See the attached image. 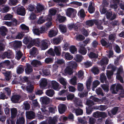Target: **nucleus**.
<instances>
[{
    "mask_svg": "<svg viewBox=\"0 0 124 124\" xmlns=\"http://www.w3.org/2000/svg\"><path fill=\"white\" fill-rule=\"evenodd\" d=\"M33 33L37 35H39L40 34L39 29L38 28H34L33 30Z\"/></svg>",
    "mask_w": 124,
    "mask_h": 124,
    "instance_id": "nucleus-57",
    "label": "nucleus"
},
{
    "mask_svg": "<svg viewBox=\"0 0 124 124\" xmlns=\"http://www.w3.org/2000/svg\"><path fill=\"white\" fill-rule=\"evenodd\" d=\"M61 52V49L60 46H55L54 51L52 49L50 48L48 52V54L53 56L55 55V54L59 56Z\"/></svg>",
    "mask_w": 124,
    "mask_h": 124,
    "instance_id": "nucleus-1",
    "label": "nucleus"
},
{
    "mask_svg": "<svg viewBox=\"0 0 124 124\" xmlns=\"http://www.w3.org/2000/svg\"><path fill=\"white\" fill-rule=\"evenodd\" d=\"M60 40L61 39L59 38H54L53 39V42L54 44H57L60 43Z\"/></svg>",
    "mask_w": 124,
    "mask_h": 124,
    "instance_id": "nucleus-59",
    "label": "nucleus"
},
{
    "mask_svg": "<svg viewBox=\"0 0 124 124\" xmlns=\"http://www.w3.org/2000/svg\"><path fill=\"white\" fill-rule=\"evenodd\" d=\"M112 15V13L111 12H108L106 14L107 18L108 19L110 18L111 20H113L116 18V15L114 14L111 17Z\"/></svg>",
    "mask_w": 124,
    "mask_h": 124,
    "instance_id": "nucleus-24",
    "label": "nucleus"
},
{
    "mask_svg": "<svg viewBox=\"0 0 124 124\" xmlns=\"http://www.w3.org/2000/svg\"><path fill=\"white\" fill-rule=\"evenodd\" d=\"M82 57L79 55L77 54L74 58L75 60L77 62H80L83 59Z\"/></svg>",
    "mask_w": 124,
    "mask_h": 124,
    "instance_id": "nucleus-39",
    "label": "nucleus"
},
{
    "mask_svg": "<svg viewBox=\"0 0 124 124\" xmlns=\"http://www.w3.org/2000/svg\"><path fill=\"white\" fill-rule=\"evenodd\" d=\"M116 85L115 84L111 86V90L112 93L114 94L117 93V92L119 89L122 90L123 89L122 86L119 84H117L115 88Z\"/></svg>",
    "mask_w": 124,
    "mask_h": 124,
    "instance_id": "nucleus-2",
    "label": "nucleus"
},
{
    "mask_svg": "<svg viewBox=\"0 0 124 124\" xmlns=\"http://www.w3.org/2000/svg\"><path fill=\"white\" fill-rule=\"evenodd\" d=\"M97 21V20H88L86 22V25L87 26V27L92 26L93 25L94 23L96 24Z\"/></svg>",
    "mask_w": 124,
    "mask_h": 124,
    "instance_id": "nucleus-18",
    "label": "nucleus"
},
{
    "mask_svg": "<svg viewBox=\"0 0 124 124\" xmlns=\"http://www.w3.org/2000/svg\"><path fill=\"white\" fill-rule=\"evenodd\" d=\"M49 12L51 15H54L56 14L57 10L55 9L52 8L49 10Z\"/></svg>",
    "mask_w": 124,
    "mask_h": 124,
    "instance_id": "nucleus-64",
    "label": "nucleus"
},
{
    "mask_svg": "<svg viewBox=\"0 0 124 124\" xmlns=\"http://www.w3.org/2000/svg\"><path fill=\"white\" fill-rule=\"evenodd\" d=\"M17 13L18 15L24 16L25 14V9L23 7H19L18 8Z\"/></svg>",
    "mask_w": 124,
    "mask_h": 124,
    "instance_id": "nucleus-5",
    "label": "nucleus"
},
{
    "mask_svg": "<svg viewBox=\"0 0 124 124\" xmlns=\"http://www.w3.org/2000/svg\"><path fill=\"white\" fill-rule=\"evenodd\" d=\"M67 65L71 68H75L77 66L76 63L74 61H71L67 63Z\"/></svg>",
    "mask_w": 124,
    "mask_h": 124,
    "instance_id": "nucleus-22",
    "label": "nucleus"
},
{
    "mask_svg": "<svg viewBox=\"0 0 124 124\" xmlns=\"http://www.w3.org/2000/svg\"><path fill=\"white\" fill-rule=\"evenodd\" d=\"M114 3V4H111L110 5V7L112 8H114L116 11V10L117 8V6L116 4L119 3V0H111Z\"/></svg>",
    "mask_w": 124,
    "mask_h": 124,
    "instance_id": "nucleus-26",
    "label": "nucleus"
},
{
    "mask_svg": "<svg viewBox=\"0 0 124 124\" xmlns=\"http://www.w3.org/2000/svg\"><path fill=\"white\" fill-rule=\"evenodd\" d=\"M108 59L106 57H105L102 59L100 62L99 64L101 65H106L108 63Z\"/></svg>",
    "mask_w": 124,
    "mask_h": 124,
    "instance_id": "nucleus-25",
    "label": "nucleus"
},
{
    "mask_svg": "<svg viewBox=\"0 0 124 124\" xmlns=\"http://www.w3.org/2000/svg\"><path fill=\"white\" fill-rule=\"evenodd\" d=\"M91 82V77L89 78L86 81V86L87 89H90Z\"/></svg>",
    "mask_w": 124,
    "mask_h": 124,
    "instance_id": "nucleus-41",
    "label": "nucleus"
},
{
    "mask_svg": "<svg viewBox=\"0 0 124 124\" xmlns=\"http://www.w3.org/2000/svg\"><path fill=\"white\" fill-rule=\"evenodd\" d=\"M32 39L31 38H25L23 40V42L25 44L30 43L29 44H30V46H31L32 43Z\"/></svg>",
    "mask_w": 124,
    "mask_h": 124,
    "instance_id": "nucleus-33",
    "label": "nucleus"
},
{
    "mask_svg": "<svg viewBox=\"0 0 124 124\" xmlns=\"http://www.w3.org/2000/svg\"><path fill=\"white\" fill-rule=\"evenodd\" d=\"M122 69L121 68L117 70L116 76V78L119 80L122 83H123V78L119 75L120 72L122 71Z\"/></svg>",
    "mask_w": 124,
    "mask_h": 124,
    "instance_id": "nucleus-16",
    "label": "nucleus"
},
{
    "mask_svg": "<svg viewBox=\"0 0 124 124\" xmlns=\"http://www.w3.org/2000/svg\"><path fill=\"white\" fill-rule=\"evenodd\" d=\"M21 98L19 95H16L13 96L11 98V100L13 103H17Z\"/></svg>",
    "mask_w": 124,
    "mask_h": 124,
    "instance_id": "nucleus-10",
    "label": "nucleus"
},
{
    "mask_svg": "<svg viewBox=\"0 0 124 124\" xmlns=\"http://www.w3.org/2000/svg\"><path fill=\"white\" fill-rule=\"evenodd\" d=\"M102 23V21L101 20H97L96 22V24L97 25V28L99 29L102 30L103 27L101 24Z\"/></svg>",
    "mask_w": 124,
    "mask_h": 124,
    "instance_id": "nucleus-32",
    "label": "nucleus"
},
{
    "mask_svg": "<svg viewBox=\"0 0 124 124\" xmlns=\"http://www.w3.org/2000/svg\"><path fill=\"white\" fill-rule=\"evenodd\" d=\"M113 71H107V75L109 79H110L111 78V76L113 74Z\"/></svg>",
    "mask_w": 124,
    "mask_h": 124,
    "instance_id": "nucleus-55",
    "label": "nucleus"
},
{
    "mask_svg": "<svg viewBox=\"0 0 124 124\" xmlns=\"http://www.w3.org/2000/svg\"><path fill=\"white\" fill-rule=\"evenodd\" d=\"M89 57L91 58H96L97 57V55L95 53L92 52H90L89 54Z\"/></svg>",
    "mask_w": 124,
    "mask_h": 124,
    "instance_id": "nucleus-56",
    "label": "nucleus"
},
{
    "mask_svg": "<svg viewBox=\"0 0 124 124\" xmlns=\"http://www.w3.org/2000/svg\"><path fill=\"white\" fill-rule=\"evenodd\" d=\"M92 72L94 74H97L99 73V70L97 67H93L91 70Z\"/></svg>",
    "mask_w": 124,
    "mask_h": 124,
    "instance_id": "nucleus-61",
    "label": "nucleus"
},
{
    "mask_svg": "<svg viewBox=\"0 0 124 124\" xmlns=\"http://www.w3.org/2000/svg\"><path fill=\"white\" fill-rule=\"evenodd\" d=\"M49 41L46 39L43 40L41 42V44L40 47L42 50H45L48 47V43Z\"/></svg>",
    "mask_w": 124,
    "mask_h": 124,
    "instance_id": "nucleus-4",
    "label": "nucleus"
},
{
    "mask_svg": "<svg viewBox=\"0 0 124 124\" xmlns=\"http://www.w3.org/2000/svg\"><path fill=\"white\" fill-rule=\"evenodd\" d=\"M78 78L81 79H82L84 77V73L83 72L80 70L78 72Z\"/></svg>",
    "mask_w": 124,
    "mask_h": 124,
    "instance_id": "nucleus-43",
    "label": "nucleus"
},
{
    "mask_svg": "<svg viewBox=\"0 0 124 124\" xmlns=\"http://www.w3.org/2000/svg\"><path fill=\"white\" fill-rule=\"evenodd\" d=\"M101 86L105 91L107 92L108 91V85L103 84Z\"/></svg>",
    "mask_w": 124,
    "mask_h": 124,
    "instance_id": "nucleus-62",
    "label": "nucleus"
},
{
    "mask_svg": "<svg viewBox=\"0 0 124 124\" xmlns=\"http://www.w3.org/2000/svg\"><path fill=\"white\" fill-rule=\"evenodd\" d=\"M30 54L31 55L29 56L30 57H31L32 55L35 57L38 54V51L37 49L36 48L33 47L31 50Z\"/></svg>",
    "mask_w": 124,
    "mask_h": 124,
    "instance_id": "nucleus-11",
    "label": "nucleus"
},
{
    "mask_svg": "<svg viewBox=\"0 0 124 124\" xmlns=\"http://www.w3.org/2000/svg\"><path fill=\"white\" fill-rule=\"evenodd\" d=\"M54 1L58 3V5L61 6L62 7L63 5L61 2H66L67 1V0H53Z\"/></svg>",
    "mask_w": 124,
    "mask_h": 124,
    "instance_id": "nucleus-42",
    "label": "nucleus"
},
{
    "mask_svg": "<svg viewBox=\"0 0 124 124\" xmlns=\"http://www.w3.org/2000/svg\"><path fill=\"white\" fill-rule=\"evenodd\" d=\"M95 10V8L92 6L91 3L89 5L88 7V11L90 13H92L94 12Z\"/></svg>",
    "mask_w": 124,
    "mask_h": 124,
    "instance_id": "nucleus-44",
    "label": "nucleus"
},
{
    "mask_svg": "<svg viewBox=\"0 0 124 124\" xmlns=\"http://www.w3.org/2000/svg\"><path fill=\"white\" fill-rule=\"evenodd\" d=\"M78 88L79 91H82L84 89L83 84L80 83H78Z\"/></svg>",
    "mask_w": 124,
    "mask_h": 124,
    "instance_id": "nucleus-63",
    "label": "nucleus"
},
{
    "mask_svg": "<svg viewBox=\"0 0 124 124\" xmlns=\"http://www.w3.org/2000/svg\"><path fill=\"white\" fill-rule=\"evenodd\" d=\"M102 6H101L100 9V11L102 14H105L107 11L106 9L105 8L108 6V4L107 2L103 3L102 4Z\"/></svg>",
    "mask_w": 124,
    "mask_h": 124,
    "instance_id": "nucleus-7",
    "label": "nucleus"
},
{
    "mask_svg": "<svg viewBox=\"0 0 124 124\" xmlns=\"http://www.w3.org/2000/svg\"><path fill=\"white\" fill-rule=\"evenodd\" d=\"M57 34V31L51 30L48 33V36L50 38L56 36Z\"/></svg>",
    "mask_w": 124,
    "mask_h": 124,
    "instance_id": "nucleus-21",
    "label": "nucleus"
},
{
    "mask_svg": "<svg viewBox=\"0 0 124 124\" xmlns=\"http://www.w3.org/2000/svg\"><path fill=\"white\" fill-rule=\"evenodd\" d=\"M0 29L1 35L2 36H4L6 35V32L7 31L6 28L5 26H2L1 27Z\"/></svg>",
    "mask_w": 124,
    "mask_h": 124,
    "instance_id": "nucleus-35",
    "label": "nucleus"
},
{
    "mask_svg": "<svg viewBox=\"0 0 124 124\" xmlns=\"http://www.w3.org/2000/svg\"><path fill=\"white\" fill-rule=\"evenodd\" d=\"M36 9L37 13L39 12L42 11L44 9V7L42 5L39 3L37 5Z\"/></svg>",
    "mask_w": 124,
    "mask_h": 124,
    "instance_id": "nucleus-15",
    "label": "nucleus"
},
{
    "mask_svg": "<svg viewBox=\"0 0 124 124\" xmlns=\"http://www.w3.org/2000/svg\"><path fill=\"white\" fill-rule=\"evenodd\" d=\"M65 58L66 59L70 60L73 58V56L69 53H67L65 54Z\"/></svg>",
    "mask_w": 124,
    "mask_h": 124,
    "instance_id": "nucleus-47",
    "label": "nucleus"
},
{
    "mask_svg": "<svg viewBox=\"0 0 124 124\" xmlns=\"http://www.w3.org/2000/svg\"><path fill=\"white\" fill-rule=\"evenodd\" d=\"M57 117L54 116L53 118H49L48 119L49 124H55L57 121Z\"/></svg>",
    "mask_w": 124,
    "mask_h": 124,
    "instance_id": "nucleus-20",
    "label": "nucleus"
},
{
    "mask_svg": "<svg viewBox=\"0 0 124 124\" xmlns=\"http://www.w3.org/2000/svg\"><path fill=\"white\" fill-rule=\"evenodd\" d=\"M73 112L75 113L77 115H81L83 113V111L81 109L78 108L76 109H74L73 111Z\"/></svg>",
    "mask_w": 124,
    "mask_h": 124,
    "instance_id": "nucleus-37",
    "label": "nucleus"
},
{
    "mask_svg": "<svg viewBox=\"0 0 124 124\" xmlns=\"http://www.w3.org/2000/svg\"><path fill=\"white\" fill-rule=\"evenodd\" d=\"M22 45V42L21 41H15L14 44V46L16 48L19 47Z\"/></svg>",
    "mask_w": 124,
    "mask_h": 124,
    "instance_id": "nucleus-60",
    "label": "nucleus"
},
{
    "mask_svg": "<svg viewBox=\"0 0 124 124\" xmlns=\"http://www.w3.org/2000/svg\"><path fill=\"white\" fill-rule=\"evenodd\" d=\"M64 73L69 75L71 74L73 72L72 68L67 65L64 70Z\"/></svg>",
    "mask_w": 124,
    "mask_h": 124,
    "instance_id": "nucleus-27",
    "label": "nucleus"
},
{
    "mask_svg": "<svg viewBox=\"0 0 124 124\" xmlns=\"http://www.w3.org/2000/svg\"><path fill=\"white\" fill-rule=\"evenodd\" d=\"M11 118H15L17 114V109L14 108H11Z\"/></svg>",
    "mask_w": 124,
    "mask_h": 124,
    "instance_id": "nucleus-13",
    "label": "nucleus"
},
{
    "mask_svg": "<svg viewBox=\"0 0 124 124\" xmlns=\"http://www.w3.org/2000/svg\"><path fill=\"white\" fill-rule=\"evenodd\" d=\"M58 110L59 113L62 114L64 113L66 109L65 106L63 104H60L58 106Z\"/></svg>",
    "mask_w": 124,
    "mask_h": 124,
    "instance_id": "nucleus-9",
    "label": "nucleus"
},
{
    "mask_svg": "<svg viewBox=\"0 0 124 124\" xmlns=\"http://www.w3.org/2000/svg\"><path fill=\"white\" fill-rule=\"evenodd\" d=\"M60 83L63 85L65 86L67 84L66 80L62 78H61L59 79Z\"/></svg>",
    "mask_w": 124,
    "mask_h": 124,
    "instance_id": "nucleus-45",
    "label": "nucleus"
},
{
    "mask_svg": "<svg viewBox=\"0 0 124 124\" xmlns=\"http://www.w3.org/2000/svg\"><path fill=\"white\" fill-rule=\"evenodd\" d=\"M32 69L31 66L29 64H27L26 67L25 69V71L26 73L29 74L32 71Z\"/></svg>",
    "mask_w": 124,
    "mask_h": 124,
    "instance_id": "nucleus-31",
    "label": "nucleus"
},
{
    "mask_svg": "<svg viewBox=\"0 0 124 124\" xmlns=\"http://www.w3.org/2000/svg\"><path fill=\"white\" fill-rule=\"evenodd\" d=\"M119 108L118 107H115L111 111V114L109 112H108V114L110 117H112L113 115H116L117 113Z\"/></svg>",
    "mask_w": 124,
    "mask_h": 124,
    "instance_id": "nucleus-12",
    "label": "nucleus"
},
{
    "mask_svg": "<svg viewBox=\"0 0 124 124\" xmlns=\"http://www.w3.org/2000/svg\"><path fill=\"white\" fill-rule=\"evenodd\" d=\"M80 16L82 18L84 17L85 16V12L84 9H81L78 13Z\"/></svg>",
    "mask_w": 124,
    "mask_h": 124,
    "instance_id": "nucleus-53",
    "label": "nucleus"
},
{
    "mask_svg": "<svg viewBox=\"0 0 124 124\" xmlns=\"http://www.w3.org/2000/svg\"><path fill=\"white\" fill-rule=\"evenodd\" d=\"M79 44L81 45L80 46V49L79 50V53L83 55L85 54L87 52L86 50L84 47L81 46L82 44H81V43H80Z\"/></svg>",
    "mask_w": 124,
    "mask_h": 124,
    "instance_id": "nucleus-28",
    "label": "nucleus"
},
{
    "mask_svg": "<svg viewBox=\"0 0 124 124\" xmlns=\"http://www.w3.org/2000/svg\"><path fill=\"white\" fill-rule=\"evenodd\" d=\"M46 94L47 96L52 97L54 94V91L51 89H49L47 90L46 92Z\"/></svg>",
    "mask_w": 124,
    "mask_h": 124,
    "instance_id": "nucleus-29",
    "label": "nucleus"
},
{
    "mask_svg": "<svg viewBox=\"0 0 124 124\" xmlns=\"http://www.w3.org/2000/svg\"><path fill=\"white\" fill-rule=\"evenodd\" d=\"M59 28L61 32L63 33L66 32L67 31V28L66 25L62 24L59 26Z\"/></svg>",
    "mask_w": 124,
    "mask_h": 124,
    "instance_id": "nucleus-23",
    "label": "nucleus"
},
{
    "mask_svg": "<svg viewBox=\"0 0 124 124\" xmlns=\"http://www.w3.org/2000/svg\"><path fill=\"white\" fill-rule=\"evenodd\" d=\"M57 20H58L60 22L62 23L65 20L66 18L64 16L59 15L57 16Z\"/></svg>",
    "mask_w": 124,
    "mask_h": 124,
    "instance_id": "nucleus-40",
    "label": "nucleus"
},
{
    "mask_svg": "<svg viewBox=\"0 0 124 124\" xmlns=\"http://www.w3.org/2000/svg\"><path fill=\"white\" fill-rule=\"evenodd\" d=\"M24 69L23 66L22 65H20L17 68V73L20 74L22 73L24 71Z\"/></svg>",
    "mask_w": 124,
    "mask_h": 124,
    "instance_id": "nucleus-36",
    "label": "nucleus"
},
{
    "mask_svg": "<svg viewBox=\"0 0 124 124\" xmlns=\"http://www.w3.org/2000/svg\"><path fill=\"white\" fill-rule=\"evenodd\" d=\"M17 0H9L8 4L10 5H15L17 3Z\"/></svg>",
    "mask_w": 124,
    "mask_h": 124,
    "instance_id": "nucleus-52",
    "label": "nucleus"
},
{
    "mask_svg": "<svg viewBox=\"0 0 124 124\" xmlns=\"http://www.w3.org/2000/svg\"><path fill=\"white\" fill-rule=\"evenodd\" d=\"M40 40L39 39H35L32 40L31 43V46H30V44H29L27 46V48H31L34 45H35L36 46H38L40 43Z\"/></svg>",
    "mask_w": 124,
    "mask_h": 124,
    "instance_id": "nucleus-6",
    "label": "nucleus"
},
{
    "mask_svg": "<svg viewBox=\"0 0 124 124\" xmlns=\"http://www.w3.org/2000/svg\"><path fill=\"white\" fill-rule=\"evenodd\" d=\"M41 99L42 102L43 104H47L50 102V99L47 96L42 97Z\"/></svg>",
    "mask_w": 124,
    "mask_h": 124,
    "instance_id": "nucleus-17",
    "label": "nucleus"
},
{
    "mask_svg": "<svg viewBox=\"0 0 124 124\" xmlns=\"http://www.w3.org/2000/svg\"><path fill=\"white\" fill-rule=\"evenodd\" d=\"M70 51L72 53L74 54L76 52L77 49L75 46H72L70 47Z\"/></svg>",
    "mask_w": 124,
    "mask_h": 124,
    "instance_id": "nucleus-54",
    "label": "nucleus"
},
{
    "mask_svg": "<svg viewBox=\"0 0 124 124\" xmlns=\"http://www.w3.org/2000/svg\"><path fill=\"white\" fill-rule=\"evenodd\" d=\"M11 72L8 71L6 72L5 74L6 79L7 80H9L11 78Z\"/></svg>",
    "mask_w": 124,
    "mask_h": 124,
    "instance_id": "nucleus-46",
    "label": "nucleus"
},
{
    "mask_svg": "<svg viewBox=\"0 0 124 124\" xmlns=\"http://www.w3.org/2000/svg\"><path fill=\"white\" fill-rule=\"evenodd\" d=\"M26 117L29 119H33L35 117V113L32 111L26 112Z\"/></svg>",
    "mask_w": 124,
    "mask_h": 124,
    "instance_id": "nucleus-14",
    "label": "nucleus"
},
{
    "mask_svg": "<svg viewBox=\"0 0 124 124\" xmlns=\"http://www.w3.org/2000/svg\"><path fill=\"white\" fill-rule=\"evenodd\" d=\"M31 64L34 67L38 66L41 64L40 62L36 60H33L31 63Z\"/></svg>",
    "mask_w": 124,
    "mask_h": 124,
    "instance_id": "nucleus-34",
    "label": "nucleus"
},
{
    "mask_svg": "<svg viewBox=\"0 0 124 124\" xmlns=\"http://www.w3.org/2000/svg\"><path fill=\"white\" fill-rule=\"evenodd\" d=\"M77 77L74 76L70 80V83L71 84L75 85L77 84Z\"/></svg>",
    "mask_w": 124,
    "mask_h": 124,
    "instance_id": "nucleus-38",
    "label": "nucleus"
},
{
    "mask_svg": "<svg viewBox=\"0 0 124 124\" xmlns=\"http://www.w3.org/2000/svg\"><path fill=\"white\" fill-rule=\"evenodd\" d=\"M51 88H53L55 90L59 91L61 88L60 85L56 81L53 80L51 82Z\"/></svg>",
    "mask_w": 124,
    "mask_h": 124,
    "instance_id": "nucleus-3",
    "label": "nucleus"
},
{
    "mask_svg": "<svg viewBox=\"0 0 124 124\" xmlns=\"http://www.w3.org/2000/svg\"><path fill=\"white\" fill-rule=\"evenodd\" d=\"M39 29L40 34L45 33L47 30V28L43 26H42L40 27Z\"/></svg>",
    "mask_w": 124,
    "mask_h": 124,
    "instance_id": "nucleus-49",
    "label": "nucleus"
},
{
    "mask_svg": "<svg viewBox=\"0 0 124 124\" xmlns=\"http://www.w3.org/2000/svg\"><path fill=\"white\" fill-rule=\"evenodd\" d=\"M23 107L26 110H28L30 108L29 104L26 101H25L24 102L23 104Z\"/></svg>",
    "mask_w": 124,
    "mask_h": 124,
    "instance_id": "nucleus-48",
    "label": "nucleus"
},
{
    "mask_svg": "<svg viewBox=\"0 0 124 124\" xmlns=\"http://www.w3.org/2000/svg\"><path fill=\"white\" fill-rule=\"evenodd\" d=\"M47 84V81L46 79L43 78L41 79L40 84V86L42 88H44L46 86Z\"/></svg>",
    "mask_w": 124,
    "mask_h": 124,
    "instance_id": "nucleus-19",
    "label": "nucleus"
},
{
    "mask_svg": "<svg viewBox=\"0 0 124 124\" xmlns=\"http://www.w3.org/2000/svg\"><path fill=\"white\" fill-rule=\"evenodd\" d=\"M100 79L102 83H103L104 82H106V78L104 74L102 73L101 75Z\"/></svg>",
    "mask_w": 124,
    "mask_h": 124,
    "instance_id": "nucleus-50",
    "label": "nucleus"
},
{
    "mask_svg": "<svg viewBox=\"0 0 124 124\" xmlns=\"http://www.w3.org/2000/svg\"><path fill=\"white\" fill-rule=\"evenodd\" d=\"M74 10L72 8H69L66 10V12L67 15L70 17L73 13L74 12Z\"/></svg>",
    "mask_w": 124,
    "mask_h": 124,
    "instance_id": "nucleus-30",
    "label": "nucleus"
},
{
    "mask_svg": "<svg viewBox=\"0 0 124 124\" xmlns=\"http://www.w3.org/2000/svg\"><path fill=\"white\" fill-rule=\"evenodd\" d=\"M22 55V54L20 51H18L16 53V57L18 60H19Z\"/></svg>",
    "mask_w": 124,
    "mask_h": 124,
    "instance_id": "nucleus-51",
    "label": "nucleus"
},
{
    "mask_svg": "<svg viewBox=\"0 0 124 124\" xmlns=\"http://www.w3.org/2000/svg\"><path fill=\"white\" fill-rule=\"evenodd\" d=\"M33 88V87L32 85H31L30 83L29 84V85L26 87V89L29 92L31 91Z\"/></svg>",
    "mask_w": 124,
    "mask_h": 124,
    "instance_id": "nucleus-58",
    "label": "nucleus"
},
{
    "mask_svg": "<svg viewBox=\"0 0 124 124\" xmlns=\"http://www.w3.org/2000/svg\"><path fill=\"white\" fill-rule=\"evenodd\" d=\"M81 25V24L80 23H77L76 24H72L69 25L68 28L69 30H71L74 29L76 30L78 29V27L80 26Z\"/></svg>",
    "mask_w": 124,
    "mask_h": 124,
    "instance_id": "nucleus-8",
    "label": "nucleus"
}]
</instances>
